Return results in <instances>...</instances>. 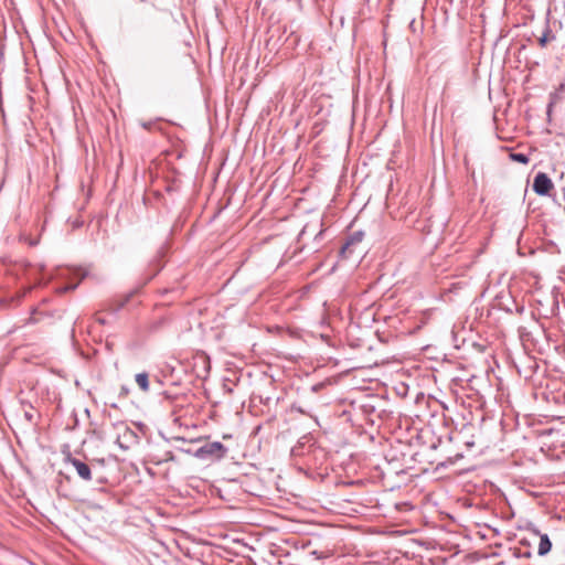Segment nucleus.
Instances as JSON below:
<instances>
[{
  "label": "nucleus",
  "mask_w": 565,
  "mask_h": 565,
  "mask_svg": "<svg viewBox=\"0 0 565 565\" xmlns=\"http://www.w3.org/2000/svg\"><path fill=\"white\" fill-rule=\"evenodd\" d=\"M555 36L552 34L551 30L547 28L543 35L539 39V44L541 47H544L548 41L554 40Z\"/></svg>",
  "instance_id": "1a4fd4ad"
},
{
  "label": "nucleus",
  "mask_w": 565,
  "mask_h": 565,
  "mask_svg": "<svg viewBox=\"0 0 565 565\" xmlns=\"http://www.w3.org/2000/svg\"><path fill=\"white\" fill-rule=\"evenodd\" d=\"M142 126L148 129L150 125L145 122Z\"/></svg>",
  "instance_id": "dca6fc26"
},
{
  "label": "nucleus",
  "mask_w": 565,
  "mask_h": 565,
  "mask_svg": "<svg viewBox=\"0 0 565 565\" xmlns=\"http://www.w3.org/2000/svg\"><path fill=\"white\" fill-rule=\"evenodd\" d=\"M554 188L552 180L544 172H539L533 181V191L539 195H547Z\"/></svg>",
  "instance_id": "20e7f679"
},
{
  "label": "nucleus",
  "mask_w": 565,
  "mask_h": 565,
  "mask_svg": "<svg viewBox=\"0 0 565 565\" xmlns=\"http://www.w3.org/2000/svg\"><path fill=\"white\" fill-rule=\"evenodd\" d=\"M97 321H98L99 323H105V320H104V319H102V318H97Z\"/></svg>",
  "instance_id": "2eb2a0df"
},
{
  "label": "nucleus",
  "mask_w": 565,
  "mask_h": 565,
  "mask_svg": "<svg viewBox=\"0 0 565 565\" xmlns=\"http://www.w3.org/2000/svg\"><path fill=\"white\" fill-rule=\"evenodd\" d=\"M161 268L162 267L159 263L156 264V266L152 269V274L149 276L148 280L152 279L161 270Z\"/></svg>",
  "instance_id": "9b49d317"
},
{
  "label": "nucleus",
  "mask_w": 565,
  "mask_h": 565,
  "mask_svg": "<svg viewBox=\"0 0 565 565\" xmlns=\"http://www.w3.org/2000/svg\"><path fill=\"white\" fill-rule=\"evenodd\" d=\"M539 536H540V542H539V547H537V554L540 556H544L547 553H550V551L552 548V542L547 534H539Z\"/></svg>",
  "instance_id": "423d86ee"
},
{
  "label": "nucleus",
  "mask_w": 565,
  "mask_h": 565,
  "mask_svg": "<svg viewBox=\"0 0 565 565\" xmlns=\"http://www.w3.org/2000/svg\"><path fill=\"white\" fill-rule=\"evenodd\" d=\"M184 451H185L186 454L192 455V456H193V452H194V451H192L191 449H186V450H184Z\"/></svg>",
  "instance_id": "4468645a"
},
{
  "label": "nucleus",
  "mask_w": 565,
  "mask_h": 565,
  "mask_svg": "<svg viewBox=\"0 0 565 565\" xmlns=\"http://www.w3.org/2000/svg\"><path fill=\"white\" fill-rule=\"evenodd\" d=\"M25 417L28 418V420L31 422L33 419V414L30 412H25Z\"/></svg>",
  "instance_id": "f8f14e48"
},
{
  "label": "nucleus",
  "mask_w": 565,
  "mask_h": 565,
  "mask_svg": "<svg viewBox=\"0 0 565 565\" xmlns=\"http://www.w3.org/2000/svg\"><path fill=\"white\" fill-rule=\"evenodd\" d=\"M116 434V444L122 449L128 450L137 444L138 435L124 422L113 424Z\"/></svg>",
  "instance_id": "f03ea898"
},
{
  "label": "nucleus",
  "mask_w": 565,
  "mask_h": 565,
  "mask_svg": "<svg viewBox=\"0 0 565 565\" xmlns=\"http://www.w3.org/2000/svg\"><path fill=\"white\" fill-rule=\"evenodd\" d=\"M510 158L515 161V162H519V163H523V164H526L529 162V157L525 154V153H521V152H518V153H511L510 154Z\"/></svg>",
  "instance_id": "9d476101"
},
{
  "label": "nucleus",
  "mask_w": 565,
  "mask_h": 565,
  "mask_svg": "<svg viewBox=\"0 0 565 565\" xmlns=\"http://www.w3.org/2000/svg\"><path fill=\"white\" fill-rule=\"evenodd\" d=\"M136 383L138 384V386L140 387V390L142 392H148L149 391V375L148 373L146 372H142V373H138L136 374Z\"/></svg>",
  "instance_id": "6e6552de"
},
{
  "label": "nucleus",
  "mask_w": 565,
  "mask_h": 565,
  "mask_svg": "<svg viewBox=\"0 0 565 565\" xmlns=\"http://www.w3.org/2000/svg\"><path fill=\"white\" fill-rule=\"evenodd\" d=\"M364 236H365V234H364L363 231H354V232H352L348 236L344 245L342 246L341 253H343V254L347 253V252L351 253V249L354 246H356L358 244H360L363 241Z\"/></svg>",
  "instance_id": "39448f33"
},
{
  "label": "nucleus",
  "mask_w": 565,
  "mask_h": 565,
  "mask_svg": "<svg viewBox=\"0 0 565 565\" xmlns=\"http://www.w3.org/2000/svg\"><path fill=\"white\" fill-rule=\"evenodd\" d=\"M565 92V84H559L558 87L550 94V104H548V110L552 108L553 105L558 103L562 99V95Z\"/></svg>",
  "instance_id": "0eeeda50"
},
{
  "label": "nucleus",
  "mask_w": 565,
  "mask_h": 565,
  "mask_svg": "<svg viewBox=\"0 0 565 565\" xmlns=\"http://www.w3.org/2000/svg\"><path fill=\"white\" fill-rule=\"evenodd\" d=\"M226 455L227 448L220 441L205 443L193 452L195 458L205 461H218Z\"/></svg>",
  "instance_id": "f257e3e1"
},
{
  "label": "nucleus",
  "mask_w": 565,
  "mask_h": 565,
  "mask_svg": "<svg viewBox=\"0 0 565 565\" xmlns=\"http://www.w3.org/2000/svg\"><path fill=\"white\" fill-rule=\"evenodd\" d=\"M64 461L66 465H70L73 467V469L75 470L77 476L83 481L88 482L93 479V471H92L90 466L87 462L81 460L79 458L73 457L71 454H68L64 458Z\"/></svg>",
  "instance_id": "7ed1b4c3"
},
{
  "label": "nucleus",
  "mask_w": 565,
  "mask_h": 565,
  "mask_svg": "<svg viewBox=\"0 0 565 565\" xmlns=\"http://www.w3.org/2000/svg\"><path fill=\"white\" fill-rule=\"evenodd\" d=\"M75 287H76V286H65V287L63 288V291L73 290V289H75Z\"/></svg>",
  "instance_id": "ddd939ff"
}]
</instances>
